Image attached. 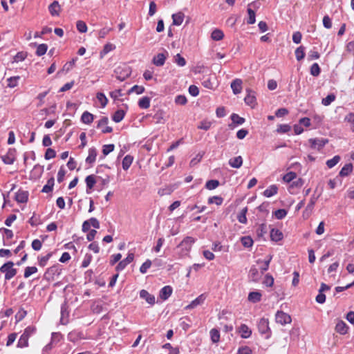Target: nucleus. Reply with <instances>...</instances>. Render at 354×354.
Returning <instances> with one entry per match:
<instances>
[{
  "instance_id": "33",
  "label": "nucleus",
  "mask_w": 354,
  "mask_h": 354,
  "mask_svg": "<svg viewBox=\"0 0 354 354\" xmlns=\"http://www.w3.org/2000/svg\"><path fill=\"white\" fill-rule=\"evenodd\" d=\"M115 48V46L111 43H107L104 45L103 50L100 53V57H103L104 55H106L109 52L113 50Z\"/></svg>"
},
{
  "instance_id": "34",
  "label": "nucleus",
  "mask_w": 354,
  "mask_h": 354,
  "mask_svg": "<svg viewBox=\"0 0 354 354\" xmlns=\"http://www.w3.org/2000/svg\"><path fill=\"white\" fill-rule=\"evenodd\" d=\"M248 212V208L244 207L241 209V211L239 213L237 216L238 221L241 223L245 224L247 223L246 213Z\"/></svg>"
},
{
  "instance_id": "35",
  "label": "nucleus",
  "mask_w": 354,
  "mask_h": 354,
  "mask_svg": "<svg viewBox=\"0 0 354 354\" xmlns=\"http://www.w3.org/2000/svg\"><path fill=\"white\" fill-rule=\"evenodd\" d=\"M317 198L318 197H316L315 195H313L310 197V201L306 207L305 212H308L309 213H310L313 211L314 206L317 202Z\"/></svg>"
},
{
  "instance_id": "36",
  "label": "nucleus",
  "mask_w": 354,
  "mask_h": 354,
  "mask_svg": "<svg viewBox=\"0 0 354 354\" xmlns=\"http://www.w3.org/2000/svg\"><path fill=\"white\" fill-rule=\"evenodd\" d=\"M352 169H353L352 165L351 164H346L340 170L339 175L341 176H348L352 171Z\"/></svg>"
},
{
  "instance_id": "46",
  "label": "nucleus",
  "mask_w": 354,
  "mask_h": 354,
  "mask_svg": "<svg viewBox=\"0 0 354 354\" xmlns=\"http://www.w3.org/2000/svg\"><path fill=\"white\" fill-rule=\"evenodd\" d=\"M77 29L79 32L82 33H84L87 31V26L85 22L83 21L79 20L77 21L76 24Z\"/></svg>"
},
{
  "instance_id": "29",
  "label": "nucleus",
  "mask_w": 354,
  "mask_h": 354,
  "mask_svg": "<svg viewBox=\"0 0 354 354\" xmlns=\"http://www.w3.org/2000/svg\"><path fill=\"white\" fill-rule=\"evenodd\" d=\"M295 53L297 61L302 60L305 57V48L303 46H300L295 50Z\"/></svg>"
},
{
  "instance_id": "59",
  "label": "nucleus",
  "mask_w": 354,
  "mask_h": 354,
  "mask_svg": "<svg viewBox=\"0 0 354 354\" xmlns=\"http://www.w3.org/2000/svg\"><path fill=\"white\" fill-rule=\"evenodd\" d=\"M263 283L266 286L271 287L274 283V278L268 274L265 276Z\"/></svg>"
},
{
  "instance_id": "2",
  "label": "nucleus",
  "mask_w": 354,
  "mask_h": 354,
  "mask_svg": "<svg viewBox=\"0 0 354 354\" xmlns=\"http://www.w3.org/2000/svg\"><path fill=\"white\" fill-rule=\"evenodd\" d=\"M308 142L311 148L320 151L328 142V140L324 138H310Z\"/></svg>"
},
{
  "instance_id": "27",
  "label": "nucleus",
  "mask_w": 354,
  "mask_h": 354,
  "mask_svg": "<svg viewBox=\"0 0 354 354\" xmlns=\"http://www.w3.org/2000/svg\"><path fill=\"white\" fill-rule=\"evenodd\" d=\"M97 156L96 149L94 148H91L88 150V156L86 159V162L89 164H92L95 161Z\"/></svg>"
},
{
  "instance_id": "50",
  "label": "nucleus",
  "mask_w": 354,
  "mask_h": 354,
  "mask_svg": "<svg viewBox=\"0 0 354 354\" xmlns=\"http://www.w3.org/2000/svg\"><path fill=\"white\" fill-rule=\"evenodd\" d=\"M92 255L91 254H86L84 257V259L82 262V268H86L89 266L91 260H92Z\"/></svg>"
},
{
  "instance_id": "6",
  "label": "nucleus",
  "mask_w": 354,
  "mask_h": 354,
  "mask_svg": "<svg viewBox=\"0 0 354 354\" xmlns=\"http://www.w3.org/2000/svg\"><path fill=\"white\" fill-rule=\"evenodd\" d=\"M3 162L6 165H12L16 159V150L15 149H10L7 153L2 156Z\"/></svg>"
},
{
  "instance_id": "57",
  "label": "nucleus",
  "mask_w": 354,
  "mask_h": 354,
  "mask_svg": "<svg viewBox=\"0 0 354 354\" xmlns=\"http://www.w3.org/2000/svg\"><path fill=\"white\" fill-rule=\"evenodd\" d=\"M151 261L149 259H147L140 266V272L142 274L146 273L147 270L151 267Z\"/></svg>"
},
{
  "instance_id": "60",
  "label": "nucleus",
  "mask_w": 354,
  "mask_h": 354,
  "mask_svg": "<svg viewBox=\"0 0 354 354\" xmlns=\"http://www.w3.org/2000/svg\"><path fill=\"white\" fill-rule=\"evenodd\" d=\"M51 255H52L51 253H48L45 256L39 257V266H42V267L45 266L46 265L48 261L50 258Z\"/></svg>"
},
{
  "instance_id": "39",
  "label": "nucleus",
  "mask_w": 354,
  "mask_h": 354,
  "mask_svg": "<svg viewBox=\"0 0 354 354\" xmlns=\"http://www.w3.org/2000/svg\"><path fill=\"white\" fill-rule=\"evenodd\" d=\"M28 346V338L26 337V335H21L18 343L17 346L19 348H24Z\"/></svg>"
},
{
  "instance_id": "55",
  "label": "nucleus",
  "mask_w": 354,
  "mask_h": 354,
  "mask_svg": "<svg viewBox=\"0 0 354 354\" xmlns=\"http://www.w3.org/2000/svg\"><path fill=\"white\" fill-rule=\"evenodd\" d=\"M97 99L100 102L102 107H104L107 104L108 100L104 93H98L97 94Z\"/></svg>"
},
{
  "instance_id": "8",
  "label": "nucleus",
  "mask_w": 354,
  "mask_h": 354,
  "mask_svg": "<svg viewBox=\"0 0 354 354\" xmlns=\"http://www.w3.org/2000/svg\"><path fill=\"white\" fill-rule=\"evenodd\" d=\"M108 122V118L103 117L97 123V128L101 129L102 132L104 133H111L113 131V129L111 127L107 126Z\"/></svg>"
},
{
  "instance_id": "19",
  "label": "nucleus",
  "mask_w": 354,
  "mask_h": 354,
  "mask_svg": "<svg viewBox=\"0 0 354 354\" xmlns=\"http://www.w3.org/2000/svg\"><path fill=\"white\" fill-rule=\"evenodd\" d=\"M166 60V56L164 53H158L155 56L152 60L154 65L157 66H162L164 65Z\"/></svg>"
},
{
  "instance_id": "9",
  "label": "nucleus",
  "mask_w": 354,
  "mask_h": 354,
  "mask_svg": "<svg viewBox=\"0 0 354 354\" xmlns=\"http://www.w3.org/2000/svg\"><path fill=\"white\" fill-rule=\"evenodd\" d=\"M206 299V297L204 294H201L194 300H193L189 305L185 307V309H193L203 304Z\"/></svg>"
},
{
  "instance_id": "23",
  "label": "nucleus",
  "mask_w": 354,
  "mask_h": 354,
  "mask_svg": "<svg viewBox=\"0 0 354 354\" xmlns=\"http://www.w3.org/2000/svg\"><path fill=\"white\" fill-rule=\"evenodd\" d=\"M243 164V159L241 156H236L231 158L229 160V165L233 168H239Z\"/></svg>"
},
{
  "instance_id": "44",
  "label": "nucleus",
  "mask_w": 354,
  "mask_h": 354,
  "mask_svg": "<svg viewBox=\"0 0 354 354\" xmlns=\"http://www.w3.org/2000/svg\"><path fill=\"white\" fill-rule=\"evenodd\" d=\"M339 160L340 157L339 156H335L332 159L326 161V165L328 168H333L339 162Z\"/></svg>"
},
{
  "instance_id": "17",
  "label": "nucleus",
  "mask_w": 354,
  "mask_h": 354,
  "mask_svg": "<svg viewBox=\"0 0 354 354\" xmlns=\"http://www.w3.org/2000/svg\"><path fill=\"white\" fill-rule=\"evenodd\" d=\"M239 332L243 338H248L252 334V330L245 324H241L239 328Z\"/></svg>"
},
{
  "instance_id": "13",
  "label": "nucleus",
  "mask_w": 354,
  "mask_h": 354,
  "mask_svg": "<svg viewBox=\"0 0 354 354\" xmlns=\"http://www.w3.org/2000/svg\"><path fill=\"white\" fill-rule=\"evenodd\" d=\"M140 297L144 299L148 304L153 305L156 302L155 297L149 294L147 290H142L140 292Z\"/></svg>"
},
{
  "instance_id": "7",
  "label": "nucleus",
  "mask_w": 354,
  "mask_h": 354,
  "mask_svg": "<svg viewBox=\"0 0 354 354\" xmlns=\"http://www.w3.org/2000/svg\"><path fill=\"white\" fill-rule=\"evenodd\" d=\"M348 326L343 320L337 319L336 321L335 330L337 333L340 335H346L348 333Z\"/></svg>"
},
{
  "instance_id": "15",
  "label": "nucleus",
  "mask_w": 354,
  "mask_h": 354,
  "mask_svg": "<svg viewBox=\"0 0 354 354\" xmlns=\"http://www.w3.org/2000/svg\"><path fill=\"white\" fill-rule=\"evenodd\" d=\"M247 93L248 94L244 99L245 102L250 106L253 107L256 104V97L254 93L249 89H247Z\"/></svg>"
},
{
  "instance_id": "28",
  "label": "nucleus",
  "mask_w": 354,
  "mask_h": 354,
  "mask_svg": "<svg viewBox=\"0 0 354 354\" xmlns=\"http://www.w3.org/2000/svg\"><path fill=\"white\" fill-rule=\"evenodd\" d=\"M224 37L223 32L220 29H215L211 34V38L214 41H220Z\"/></svg>"
},
{
  "instance_id": "41",
  "label": "nucleus",
  "mask_w": 354,
  "mask_h": 354,
  "mask_svg": "<svg viewBox=\"0 0 354 354\" xmlns=\"http://www.w3.org/2000/svg\"><path fill=\"white\" fill-rule=\"evenodd\" d=\"M48 50V46L45 44H41L37 46L36 54L38 56L44 55Z\"/></svg>"
},
{
  "instance_id": "26",
  "label": "nucleus",
  "mask_w": 354,
  "mask_h": 354,
  "mask_svg": "<svg viewBox=\"0 0 354 354\" xmlns=\"http://www.w3.org/2000/svg\"><path fill=\"white\" fill-rule=\"evenodd\" d=\"M93 115L88 111L84 112L81 117L82 122L87 124H91L93 121Z\"/></svg>"
},
{
  "instance_id": "43",
  "label": "nucleus",
  "mask_w": 354,
  "mask_h": 354,
  "mask_svg": "<svg viewBox=\"0 0 354 354\" xmlns=\"http://www.w3.org/2000/svg\"><path fill=\"white\" fill-rule=\"evenodd\" d=\"M219 185V182L217 180H208L205 184V187L207 189L212 190L216 189Z\"/></svg>"
},
{
  "instance_id": "22",
  "label": "nucleus",
  "mask_w": 354,
  "mask_h": 354,
  "mask_svg": "<svg viewBox=\"0 0 354 354\" xmlns=\"http://www.w3.org/2000/svg\"><path fill=\"white\" fill-rule=\"evenodd\" d=\"M185 17L184 13L178 12L172 15L173 24L176 26H180L183 22Z\"/></svg>"
},
{
  "instance_id": "40",
  "label": "nucleus",
  "mask_w": 354,
  "mask_h": 354,
  "mask_svg": "<svg viewBox=\"0 0 354 354\" xmlns=\"http://www.w3.org/2000/svg\"><path fill=\"white\" fill-rule=\"evenodd\" d=\"M248 18L247 19V23L248 24H253L255 23V12L254 10H252L249 6L248 8Z\"/></svg>"
},
{
  "instance_id": "18",
  "label": "nucleus",
  "mask_w": 354,
  "mask_h": 354,
  "mask_svg": "<svg viewBox=\"0 0 354 354\" xmlns=\"http://www.w3.org/2000/svg\"><path fill=\"white\" fill-rule=\"evenodd\" d=\"M261 272L259 273L258 271V269L255 266H252L250 272H249V277L254 282L259 281L261 277Z\"/></svg>"
},
{
  "instance_id": "63",
  "label": "nucleus",
  "mask_w": 354,
  "mask_h": 354,
  "mask_svg": "<svg viewBox=\"0 0 354 354\" xmlns=\"http://www.w3.org/2000/svg\"><path fill=\"white\" fill-rule=\"evenodd\" d=\"M175 62L180 66H184L186 64V61L184 57H181L180 54H177L174 57Z\"/></svg>"
},
{
  "instance_id": "4",
  "label": "nucleus",
  "mask_w": 354,
  "mask_h": 354,
  "mask_svg": "<svg viewBox=\"0 0 354 354\" xmlns=\"http://www.w3.org/2000/svg\"><path fill=\"white\" fill-rule=\"evenodd\" d=\"M195 240L191 236L185 237L181 243L178 245V247L181 248L183 250L184 254H187V252L191 250L192 244L194 243Z\"/></svg>"
},
{
  "instance_id": "56",
  "label": "nucleus",
  "mask_w": 354,
  "mask_h": 354,
  "mask_svg": "<svg viewBox=\"0 0 354 354\" xmlns=\"http://www.w3.org/2000/svg\"><path fill=\"white\" fill-rule=\"evenodd\" d=\"M231 119L232 122L237 124H242L245 122V119L242 117H240L239 115L236 113H233L231 115Z\"/></svg>"
},
{
  "instance_id": "21",
  "label": "nucleus",
  "mask_w": 354,
  "mask_h": 354,
  "mask_svg": "<svg viewBox=\"0 0 354 354\" xmlns=\"http://www.w3.org/2000/svg\"><path fill=\"white\" fill-rule=\"evenodd\" d=\"M262 295L259 291H254L249 293L248 299L252 303H257L261 301Z\"/></svg>"
},
{
  "instance_id": "12",
  "label": "nucleus",
  "mask_w": 354,
  "mask_h": 354,
  "mask_svg": "<svg viewBox=\"0 0 354 354\" xmlns=\"http://www.w3.org/2000/svg\"><path fill=\"white\" fill-rule=\"evenodd\" d=\"M242 84H243L242 80L239 78H236L232 82L231 88L232 89L234 94L236 95L241 92Z\"/></svg>"
},
{
  "instance_id": "3",
  "label": "nucleus",
  "mask_w": 354,
  "mask_h": 354,
  "mask_svg": "<svg viewBox=\"0 0 354 354\" xmlns=\"http://www.w3.org/2000/svg\"><path fill=\"white\" fill-rule=\"evenodd\" d=\"M275 319L277 323L281 325L290 324L292 320L290 316L283 311L277 312L275 315Z\"/></svg>"
},
{
  "instance_id": "37",
  "label": "nucleus",
  "mask_w": 354,
  "mask_h": 354,
  "mask_svg": "<svg viewBox=\"0 0 354 354\" xmlns=\"http://www.w3.org/2000/svg\"><path fill=\"white\" fill-rule=\"evenodd\" d=\"M54 186V178H50L46 185L44 186L41 192L44 193H48L53 190V187Z\"/></svg>"
},
{
  "instance_id": "25",
  "label": "nucleus",
  "mask_w": 354,
  "mask_h": 354,
  "mask_svg": "<svg viewBox=\"0 0 354 354\" xmlns=\"http://www.w3.org/2000/svg\"><path fill=\"white\" fill-rule=\"evenodd\" d=\"M270 238L272 241H278L282 239L283 234L279 230L272 229L270 231Z\"/></svg>"
},
{
  "instance_id": "20",
  "label": "nucleus",
  "mask_w": 354,
  "mask_h": 354,
  "mask_svg": "<svg viewBox=\"0 0 354 354\" xmlns=\"http://www.w3.org/2000/svg\"><path fill=\"white\" fill-rule=\"evenodd\" d=\"M48 10L50 13L53 16H58L59 15L60 12V6L58 3V1H53L48 7Z\"/></svg>"
},
{
  "instance_id": "45",
  "label": "nucleus",
  "mask_w": 354,
  "mask_h": 354,
  "mask_svg": "<svg viewBox=\"0 0 354 354\" xmlns=\"http://www.w3.org/2000/svg\"><path fill=\"white\" fill-rule=\"evenodd\" d=\"M335 100V95L334 94L328 95L326 97L322 99V103L324 106L330 105Z\"/></svg>"
},
{
  "instance_id": "54",
  "label": "nucleus",
  "mask_w": 354,
  "mask_h": 354,
  "mask_svg": "<svg viewBox=\"0 0 354 354\" xmlns=\"http://www.w3.org/2000/svg\"><path fill=\"white\" fill-rule=\"evenodd\" d=\"M320 68L318 65V64L317 63H315L313 64L312 66H311V68H310V74L313 75V76H315V77H317L319 75L320 73Z\"/></svg>"
},
{
  "instance_id": "51",
  "label": "nucleus",
  "mask_w": 354,
  "mask_h": 354,
  "mask_svg": "<svg viewBox=\"0 0 354 354\" xmlns=\"http://www.w3.org/2000/svg\"><path fill=\"white\" fill-rule=\"evenodd\" d=\"M296 177H297L296 173H295L293 171H290V172L287 173L286 175L283 176V180L286 183H290L292 180L296 178Z\"/></svg>"
},
{
  "instance_id": "47",
  "label": "nucleus",
  "mask_w": 354,
  "mask_h": 354,
  "mask_svg": "<svg viewBox=\"0 0 354 354\" xmlns=\"http://www.w3.org/2000/svg\"><path fill=\"white\" fill-rule=\"evenodd\" d=\"M19 79H20L19 76H15V77H11L8 78V86H9L10 88H14V87L17 86Z\"/></svg>"
},
{
  "instance_id": "48",
  "label": "nucleus",
  "mask_w": 354,
  "mask_h": 354,
  "mask_svg": "<svg viewBox=\"0 0 354 354\" xmlns=\"http://www.w3.org/2000/svg\"><path fill=\"white\" fill-rule=\"evenodd\" d=\"M145 91V88L142 86L135 85L128 91V94L136 93V94H142Z\"/></svg>"
},
{
  "instance_id": "31",
  "label": "nucleus",
  "mask_w": 354,
  "mask_h": 354,
  "mask_svg": "<svg viewBox=\"0 0 354 354\" xmlns=\"http://www.w3.org/2000/svg\"><path fill=\"white\" fill-rule=\"evenodd\" d=\"M133 162V157L130 155L126 156L122 160V168L124 170H127Z\"/></svg>"
},
{
  "instance_id": "5",
  "label": "nucleus",
  "mask_w": 354,
  "mask_h": 354,
  "mask_svg": "<svg viewBox=\"0 0 354 354\" xmlns=\"http://www.w3.org/2000/svg\"><path fill=\"white\" fill-rule=\"evenodd\" d=\"M258 329L261 334H267L266 337H270V327L268 319L261 318L258 323Z\"/></svg>"
},
{
  "instance_id": "53",
  "label": "nucleus",
  "mask_w": 354,
  "mask_h": 354,
  "mask_svg": "<svg viewBox=\"0 0 354 354\" xmlns=\"http://www.w3.org/2000/svg\"><path fill=\"white\" fill-rule=\"evenodd\" d=\"M241 243L245 248H250L253 244V240L250 236H244L241 238Z\"/></svg>"
},
{
  "instance_id": "64",
  "label": "nucleus",
  "mask_w": 354,
  "mask_h": 354,
  "mask_svg": "<svg viewBox=\"0 0 354 354\" xmlns=\"http://www.w3.org/2000/svg\"><path fill=\"white\" fill-rule=\"evenodd\" d=\"M345 120L350 123L351 129L354 131V113H351L348 114L345 118Z\"/></svg>"
},
{
  "instance_id": "42",
  "label": "nucleus",
  "mask_w": 354,
  "mask_h": 354,
  "mask_svg": "<svg viewBox=\"0 0 354 354\" xmlns=\"http://www.w3.org/2000/svg\"><path fill=\"white\" fill-rule=\"evenodd\" d=\"M223 201V198L218 196H214L209 198V199H208L209 204L215 203L217 205H221L222 204Z\"/></svg>"
},
{
  "instance_id": "32",
  "label": "nucleus",
  "mask_w": 354,
  "mask_h": 354,
  "mask_svg": "<svg viewBox=\"0 0 354 354\" xmlns=\"http://www.w3.org/2000/svg\"><path fill=\"white\" fill-rule=\"evenodd\" d=\"M124 115L125 113L123 110H118L113 115L112 119L115 122H120L123 120Z\"/></svg>"
},
{
  "instance_id": "11",
  "label": "nucleus",
  "mask_w": 354,
  "mask_h": 354,
  "mask_svg": "<svg viewBox=\"0 0 354 354\" xmlns=\"http://www.w3.org/2000/svg\"><path fill=\"white\" fill-rule=\"evenodd\" d=\"M133 259L134 254L133 253L128 254L127 257L118 264L116 269L118 270H123L128 264L133 261Z\"/></svg>"
},
{
  "instance_id": "38",
  "label": "nucleus",
  "mask_w": 354,
  "mask_h": 354,
  "mask_svg": "<svg viewBox=\"0 0 354 354\" xmlns=\"http://www.w3.org/2000/svg\"><path fill=\"white\" fill-rule=\"evenodd\" d=\"M211 339L214 343H217L220 340V333L217 329L213 328L210 330Z\"/></svg>"
},
{
  "instance_id": "14",
  "label": "nucleus",
  "mask_w": 354,
  "mask_h": 354,
  "mask_svg": "<svg viewBox=\"0 0 354 354\" xmlns=\"http://www.w3.org/2000/svg\"><path fill=\"white\" fill-rule=\"evenodd\" d=\"M172 293V288L169 286L163 287L159 294V297L162 300H167Z\"/></svg>"
},
{
  "instance_id": "62",
  "label": "nucleus",
  "mask_w": 354,
  "mask_h": 354,
  "mask_svg": "<svg viewBox=\"0 0 354 354\" xmlns=\"http://www.w3.org/2000/svg\"><path fill=\"white\" fill-rule=\"evenodd\" d=\"M291 127L288 124H279L277 131L280 133H287L290 130Z\"/></svg>"
},
{
  "instance_id": "16",
  "label": "nucleus",
  "mask_w": 354,
  "mask_h": 354,
  "mask_svg": "<svg viewBox=\"0 0 354 354\" xmlns=\"http://www.w3.org/2000/svg\"><path fill=\"white\" fill-rule=\"evenodd\" d=\"M28 198V193L26 191L19 190L15 195V200L18 203H26Z\"/></svg>"
},
{
  "instance_id": "52",
  "label": "nucleus",
  "mask_w": 354,
  "mask_h": 354,
  "mask_svg": "<svg viewBox=\"0 0 354 354\" xmlns=\"http://www.w3.org/2000/svg\"><path fill=\"white\" fill-rule=\"evenodd\" d=\"M37 272V268L35 266L27 267L24 271V277L28 278L31 274H35Z\"/></svg>"
},
{
  "instance_id": "49",
  "label": "nucleus",
  "mask_w": 354,
  "mask_h": 354,
  "mask_svg": "<svg viewBox=\"0 0 354 354\" xmlns=\"http://www.w3.org/2000/svg\"><path fill=\"white\" fill-rule=\"evenodd\" d=\"M85 181H86L87 187L90 189L94 187V185L96 183L95 179L93 175L88 176L86 178Z\"/></svg>"
},
{
  "instance_id": "61",
  "label": "nucleus",
  "mask_w": 354,
  "mask_h": 354,
  "mask_svg": "<svg viewBox=\"0 0 354 354\" xmlns=\"http://www.w3.org/2000/svg\"><path fill=\"white\" fill-rule=\"evenodd\" d=\"M55 156H56L55 151L51 148H48L46 151L44 157H45V159L50 160V159L55 158Z\"/></svg>"
},
{
  "instance_id": "24",
  "label": "nucleus",
  "mask_w": 354,
  "mask_h": 354,
  "mask_svg": "<svg viewBox=\"0 0 354 354\" xmlns=\"http://www.w3.org/2000/svg\"><path fill=\"white\" fill-rule=\"evenodd\" d=\"M277 186L275 185H272L263 192V195L268 198L271 197L277 193Z\"/></svg>"
},
{
  "instance_id": "10",
  "label": "nucleus",
  "mask_w": 354,
  "mask_h": 354,
  "mask_svg": "<svg viewBox=\"0 0 354 354\" xmlns=\"http://www.w3.org/2000/svg\"><path fill=\"white\" fill-rule=\"evenodd\" d=\"M272 258V257L271 255H268L265 260L258 259L256 261L257 264L260 265L261 274L268 270Z\"/></svg>"
},
{
  "instance_id": "30",
  "label": "nucleus",
  "mask_w": 354,
  "mask_h": 354,
  "mask_svg": "<svg viewBox=\"0 0 354 354\" xmlns=\"http://www.w3.org/2000/svg\"><path fill=\"white\" fill-rule=\"evenodd\" d=\"M138 106L141 109H148L150 106V98L149 97H143L138 101Z\"/></svg>"
},
{
  "instance_id": "58",
  "label": "nucleus",
  "mask_w": 354,
  "mask_h": 354,
  "mask_svg": "<svg viewBox=\"0 0 354 354\" xmlns=\"http://www.w3.org/2000/svg\"><path fill=\"white\" fill-rule=\"evenodd\" d=\"M274 214L277 219H282L287 215V211L284 209H279L276 210Z\"/></svg>"
},
{
  "instance_id": "1",
  "label": "nucleus",
  "mask_w": 354,
  "mask_h": 354,
  "mask_svg": "<svg viewBox=\"0 0 354 354\" xmlns=\"http://www.w3.org/2000/svg\"><path fill=\"white\" fill-rule=\"evenodd\" d=\"M14 263L12 261H8L4 263L1 268L0 271L5 273V279L10 280L17 274V270L13 268Z\"/></svg>"
}]
</instances>
